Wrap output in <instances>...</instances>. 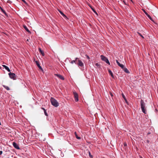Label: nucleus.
Instances as JSON below:
<instances>
[{
  "instance_id": "1",
  "label": "nucleus",
  "mask_w": 158,
  "mask_h": 158,
  "mask_svg": "<svg viewBox=\"0 0 158 158\" xmlns=\"http://www.w3.org/2000/svg\"><path fill=\"white\" fill-rule=\"evenodd\" d=\"M140 106L141 109L143 113L145 114H146L147 113V111L146 104L142 100H141L140 101Z\"/></svg>"
},
{
  "instance_id": "2",
  "label": "nucleus",
  "mask_w": 158,
  "mask_h": 158,
  "mask_svg": "<svg viewBox=\"0 0 158 158\" xmlns=\"http://www.w3.org/2000/svg\"><path fill=\"white\" fill-rule=\"evenodd\" d=\"M52 104L55 107H57L59 105L58 102L56 100L53 98H51L50 99Z\"/></svg>"
},
{
  "instance_id": "3",
  "label": "nucleus",
  "mask_w": 158,
  "mask_h": 158,
  "mask_svg": "<svg viewBox=\"0 0 158 158\" xmlns=\"http://www.w3.org/2000/svg\"><path fill=\"white\" fill-rule=\"evenodd\" d=\"M100 57L101 59L103 61L105 62L107 64H108L109 65L110 64V63L106 57L102 55H101Z\"/></svg>"
},
{
  "instance_id": "4",
  "label": "nucleus",
  "mask_w": 158,
  "mask_h": 158,
  "mask_svg": "<svg viewBox=\"0 0 158 158\" xmlns=\"http://www.w3.org/2000/svg\"><path fill=\"white\" fill-rule=\"evenodd\" d=\"M9 75L10 77L13 80L16 79V76L15 73L10 72L9 73Z\"/></svg>"
},
{
  "instance_id": "5",
  "label": "nucleus",
  "mask_w": 158,
  "mask_h": 158,
  "mask_svg": "<svg viewBox=\"0 0 158 158\" xmlns=\"http://www.w3.org/2000/svg\"><path fill=\"white\" fill-rule=\"evenodd\" d=\"M76 60H78V63L77 64L78 66L81 67H83L84 66V64L78 58H76Z\"/></svg>"
},
{
  "instance_id": "6",
  "label": "nucleus",
  "mask_w": 158,
  "mask_h": 158,
  "mask_svg": "<svg viewBox=\"0 0 158 158\" xmlns=\"http://www.w3.org/2000/svg\"><path fill=\"white\" fill-rule=\"evenodd\" d=\"M73 94L75 101L77 102L78 101V95L76 92H73Z\"/></svg>"
},
{
  "instance_id": "7",
  "label": "nucleus",
  "mask_w": 158,
  "mask_h": 158,
  "mask_svg": "<svg viewBox=\"0 0 158 158\" xmlns=\"http://www.w3.org/2000/svg\"><path fill=\"white\" fill-rule=\"evenodd\" d=\"M54 75L62 80H64V77L59 74H54Z\"/></svg>"
},
{
  "instance_id": "8",
  "label": "nucleus",
  "mask_w": 158,
  "mask_h": 158,
  "mask_svg": "<svg viewBox=\"0 0 158 158\" xmlns=\"http://www.w3.org/2000/svg\"><path fill=\"white\" fill-rule=\"evenodd\" d=\"M13 145L14 147L17 149H19L20 148L19 146V145L16 143L14 142L13 143Z\"/></svg>"
},
{
  "instance_id": "9",
  "label": "nucleus",
  "mask_w": 158,
  "mask_h": 158,
  "mask_svg": "<svg viewBox=\"0 0 158 158\" xmlns=\"http://www.w3.org/2000/svg\"><path fill=\"white\" fill-rule=\"evenodd\" d=\"M116 63H117L118 65L119 66H120L122 69H123L125 68L123 64H120L117 60H116Z\"/></svg>"
},
{
  "instance_id": "10",
  "label": "nucleus",
  "mask_w": 158,
  "mask_h": 158,
  "mask_svg": "<svg viewBox=\"0 0 158 158\" xmlns=\"http://www.w3.org/2000/svg\"><path fill=\"white\" fill-rule=\"evenodd\" d=\"M3 67L5 69L7 70L8 72H10V69H9V68L6 66L5 65H2Z\"/></svg>"
},
{
  "instance_id": "11",
  "label": "nucleus",
  "mask_w": 158,
  "mask_h": 158,
  "mask_svg": "<svg viewBox=\"0 0 158 158\" xmlns=\"http://www.w3.org/2000/svg\"><path fill=\"white\" fill-rule=\"evenodd\" d=\"M39 51L43 56H44V51L41 50L40 48H39Z\"/></svg>"
},
{
  "instance_id": "12",
  "label": "nucleus",
  "mask_w": 158,
  "mask_h": 158,
  "mask_svg": "<svg viewBox=\"0 0 158 158\" xmlns=\"http://www.w3.org/2000/svg\"><path fill=\"white\" fill-rule=\"evenodd\" d=\"M108 71L110 75L111 76V77L113 78H114V75H113V73L112 72V71L110 69L108 70Z\"/></svg>"
},
{
  "instance_id": "13",
  "label": "nucleus",
  "mask_w": 158,
  "mask_h": 158,
  "mask_svg": "<svg viewBox=\"0 0 158 158\" xmlns=\"http://www.w3.org/2000/svg\"><path fill=\"white\" fill-rule=\"evenodd\" d=\"M123 70L124 71L127 73H130V72H129V70H128V69L125 67L123 69Z\"/></svg>"
},
{
  "instance_id": "14",
  "label": "nucleus",
  "mask_w": 158,
  "mask_h": 158,
  "mask_svg": "<svg viewBox=\"0 0 158 158\" xmlns=\"http://www.w3.org/2000/svg\"><path fill=\"white\" fill-rule=\"evenodd\" d=\"M23 27L28 32L30 33V31H29V30L28 29L27 27H26V26L24 25L23 26Z\"/></svg>"
},
{
  "instance_id": "15",
  "label": "nucleus",
  "mask_w": 158,
  "mask_h": 158,
  "mask_svg": "<svg viewBox=\"0 0 158 158\" xmlns=\"http://www.w3.org/2000/svg\"><path fill=\"white\" fill-rule=\"evenodd\" d=\"M74 134H75V135L76 136V138L77 139H81V137H79L78 136L76 132H75V133H74Z\"/></svg>"
},
{
  "instance_id": "16",
  "label": "nucleus",
  "mask_w": 158,
  "mask_h": 158,
  "mask_svg": "<svg viewBox=\"0 0 158 158\" xmlns=\"http://www.w3.org/2000/svg\"><path fill=\"white\" fill-rule=\"evenodd\" d=\"M2 86L7 90H10V88L8 86L4 85H3Z\"/></svg>"
},
{
  "instance_id": "17",
  "label": "nucleus",
  "mask_w": 158,
  "mask_h": 158,
  "mask_svg": "<svg viewBox=\"0 0 158 158\" xmlns=\"http://www.w3.org/2000/svg\"><path fill=\"white\" fill-rule=\"evenodd\" d=\"M122 96L123 98L125 100V101L126 102H127V100L126 99V98L125 97V96L124 95V94L123 93H122Z\"/></svg>"
},
{
  "instance_id": "18",
  "label": "nucleus",
  "mask_w": 158,
  "mask_h": 158,
  "mask_svg": "<svg viewBox=\"0 0 158 158\" xmlns=\"http://www.w3.org/2000/svg\"><path fill=\"white\" fill-rule=\"evenodd\" d=\"M35 63H36L37 65V66H40V63H39V61H35Z\"/></svg>"
},
{
  "instance_id": "19",
  "label": "nucleus",
  "mask_w": 158,
  "mask_h": 158,
  "mask_svg": "<svg viewBox=\"0 0 158 158\" xmlns=\"http://www.w3.org/2000/svg\"><path fill=\"white\" fill-rule=\"evenodd\" d=\"M60 14L64 17H65V15H64V14L61 11H60Z\"/></svg>"
},
{
  "instance_id": "20",
  "label": "nucleus",
  "mask_w": 158,
  "mask_h": 158,
  "mask_svg": "<svg viewBox=\"0 0 158 158\" xmlns=\"http://www.w3.org/2000/svg\"><path fill=\"white\" fill-rule=\"evenodd\" d=\"M123 2L125 5L128 6V3L127 2H126L125 0H123Z\"/></svg>"
},
{
  "instance_id": "21",
  "label": "nucleus",
  "mask_w": 158,
  "mask_h": 158,
  "mask_svg": "<svg viewBox=\"0 0 158 158\" xmlns=\"http://www.w3.org/2000/svg\"><path fill=\"white\" fill-rule=\"evenodd\" d=\"M76 60L75 59V60H73L72 61H71V62H70L72 64H73L74 63H76Z\"/></svg>"
},
{
  "instance_id": "22",
  "label": "nucleus",
  "mask_w": 158,
  "mask_h": 158,
  "mask_svg": "<svg viewBox=\"0 0 158 158\" xmlns=\"http://www.w3.org/2000/svg\"><path fill=\"white\" fill-rule=\"evenodd\" d=\"M146 15L148 17L149 19H150L151 20L152 18H151V17L148 14Z\"/></svg>"
},
{
  "instance_id": "23",
  "label": "nucleus",
  "mask_w": 158,
  "mask_h": 158,
  "mask_svg": "<svg viewBox=\"0 0 158 158\" xmlns=\"http://www.w3.org/2000/svg\"><path fill=\"white\" fill-rule=\"evenodd\" d=\"M146 15L148 17L149 19H150L151 20L152 18H151V17L148 14Z\"/></svg>"
},
{
  "instance_id": "24",
  "label": "nucleus",
  "mask_w": 158,
  "mask_h": 158,
  "mask_svg": "<svg viewBox=\"0 0 158 158\" xmlns=\"http://www.w3.org/2000/svg\"><path fill=\"white\" fill-rule=\"evenodd\" d=\"M142 10L143 11V12L146 15H147L148 13L145 11V10L143 9H142Z\"/></svg>"
},
{
  "instance_id": "25",
  "label": "nucleus",
  "mask_w": 158,
  "mask_h": 158,
  "mask_svg": "<svg viewBox=\"0 0 158 158\" xmlns=\"http://www.w3.org/2000/svg\"><path fill=\"white\" fill-rule=\"evenodd\" d=\"M92 10L93 11V12H94V13H96V14H97V12H96V11L95 10H94V9H93V8H92Z\"/></svg>"
},
{
  "instance_id": "26",
  "label": "nucleus",
  "mask_w": 158,
  "mask_h": 158,
  "mask_svg": "<svg viewBox=\"0 0 158 158\" xmlns=\"http://www.w3.org/2000/svg\"><path fill=\"white\" fill-rule=\"evenodd\" d=\"M38 67L41 70H43V69L42 68V67L40 65V66H38Z\"/></svg>"
},
{
  "instance_id": "27",
  "label": "nucleus",
  "mask_w": 158,
  "mask_h": 158,
  "mask_svg": "<svg viewBox=\"0 0 158 158\" xmlns=\"http://www.w3.org/2000/svg\"><path fill=\"white\" fill-rule=\"evenodd\" d=\"M38 67L41 70H43V69L42 68V67L40 65V66H38Z\"/></svg>"
},
{
  "instance_id": "28",
  "label": "nucleus",
  "mask_w": 158,
  "mask_h": 158,
  "mask_svg": "<svg viewBox=\"0 0 158 158\" xmlns=\"http://www.w3.org/2000/svg\"><path fill=\"white\" fill-rule=\"evenodd\" d=\"M89 157L91 158H92V156L91 155V154H90V152H89Z\"/></svg>"
},
{
  "instance_id": "29",
  "label": "nucleus",
  "mask_w": 158,
  "mask_h": 158,
  "mask_svg": "<svg viewBox=\"0 0 158 158\" xmlns=\"http://www.w3.org/2000/svg\"><path fill=\"white\" fill-rule=\"evenodd\" d=\"M44 114L45 115H46V116H47L48 115L46 110H45L44 111Z\"/></svg>"
},
{
  "instance_id": "30",
  "label": "nucleus",
  "mask_w": 158,
  "mask_h": 158,
  "mask_svg": "<svg viewBox=\"0 0 158 158\" xmlns=\"http://www.w3.org/2000/svg\"><path fill=\"white\" fill-rule=\"evenodd\" d=\"M85 56H86V58L87 59H89V56L88 55H86Z\"/></svg>"
},
{
  "instance_id": "31",
  "label": "nucleus",
  "mask_w": 158,
  "mask_h": 158,
  "mask_svg": "<svg viewBox=\"0 0 158 158\" xmlns=\"http://www.w3.org/2000/svg\"><path fill=\"white\" fill-rule=\"evenodd\" d=\"M110 95H111V97H113V94L111 92H110Z\"/></svg>"
},
{
  "instance_id": "32",
  "label": "nucleus",
  "mask_w": 158,
  "mask_h": 158,
  "mask_svg": "<svg viewBox=\"0 0 158 158\" xmlns=\"http://www.w3.org/2000/svg\"><path fill=\"white\" fill-rule=\"evenodd\" d=\"M139 35L141 36L143 38H144V37H143V35H142L140 33H138Z\"/></svg>"
},
{
  "instance_id": "33",
  "label": "nucleus",
  "mask_w": 158,
  "mask_h": 158,
  "mask_svg": "<svg viewBox=\"0 0 158 158\" xmlns=\"http://www.w3.org/2000/svg\"><path fill=\"white\" fill-rule=\"evenodd\" d=\"M2 12L4 13V14H5L6 13V12L4 10H3V9H2Z\"/></svg>"
},
{
  "instance_id": "34",
  "label": "nucleus",
  "mask_w": 158,
  "mask_h": 158,
  "mask_svg": "<svg viewBox=\"0 0 158 158\" xmlns=\"http://www.w3.org/2000/svg\"><path fill=\"white\" fill-rule=\"evenodd\" d=\"M2 153V152L1 151H0V156L1 155Z\"/></svg>"
},
{
  "instance_id": "35",
  "label": "nucleus",
  "mask_w": 158,
  "mask_h": 158,
  "mask_svg": "<svg viewBox=\"0 0 158 158\" xmlns=\"http://www.w3.org/2000/svg\"><path fill=\"white\" fill-rule=\"evenodd\" d=\"M124 146H127V143H124Z\"/></svg>"
},
{
  "instance_id": "36",
  "label": "nucleus",
  "mask_w": 158,
  "mask_h": 158,
  "mask_svg": "<svg viewBox=\"0 0 158 158\" xmlns=\"http://www.w3.org/2000/svg\"><path fill=\"white\" fill-rule=\"evenodd\" d=\"M23 2L25 3H26V2L25 1V0H21Z\"/></svg>"
},
{
  "instance_id": "37",
  "label": "nucleus",
  "mask_w": 158,
  "mask_h": 158,
  "mask_svg": "<svg viewBox=\"0 0 158 158\" xmlns=\"http://www.w3.org/2000/svg\"><path fill=\"white\" fill-rule=\"evenodd\" d=\"M42 109L44 110V111L45 110H46L45 109L43 108H42Z\"/></svg>"
},
{
  "instance_id": "38",
  "label": "nucleus",
  "mask_w": 158,
  "mask_h": 158,
  "mask_svg": "<svg viewBox=\"0 0 158 158\" xmlns=\"http://www.w3.org/2000/svg\"><path fill=\"white\" fill-rule=\"evenodd\" d=\"M131 2H132L133 3V4H134V2L132 0H130Z\"/></svg>"
},
{
  "instance_id": "39",
  "label": "nucleus",
  "mask_w": 158,
  "mask_h": 158,
  "mask_svg": "<svg viewBox=\"0 0 158 158\" xmlns=\"http://www.w3.org/2000/svg\"><path fill=\"white\" fill-rule=\"evenodd\" d=\"M147 143H148L149 142V141L148 140H147Z\"/></svg>"
},
{
  "instance_id": "40",
  "label": "nucleus",
  "mask_w": 158,
  "mask_h": 158,
  "mask_svg": "<svg viewBox=\"0 0 158 158\" xmlns=\"http://www.w3.org/2000/svg\"><path fill=\"white\" fill-rule=\"evenodd\" d=\"M140 158H143L141 156H140Z\"/></svg>"
}]
</instances>
